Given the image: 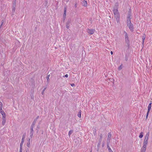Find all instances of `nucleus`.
<instances>
[{"instance_id":"24","label":"nucleus","mask_w":152,"mask_h":152,"mask_svg":"<svg viewBox=\"0 0 152 152\" xmlns=\"http://www.w3.org/2000/svg\"><path fill=\"white\" fill-rule=\"evenodd\" d=\"M73 132V131L72 130H71L69 132V134H68L69 136H70V135Z\"/></svg>"},{"instance_id":"13","label":"nucleus","mask_w":152,"mask_h":152,"mask_svg":"<svg viewBox=\"0 0 152 152\" xmlns=\"http://www.w3.org/2000/svg\"><path fill=\"white\" fill-rule=\"evenodd\" d=\"M2 125L3 126H4L5 125V123L6 122V118H2Z\"/></svg>"},{"instance_id":"14","label":"nucleus","mask_w":152,"mask_h":152,"mask_svg":"<svg viewBox=\"0 0 152 152\" xmlns=\"http://www.w3.org/2000/svg\"><path fill=\"white\" fill-rule=\"evenodd\" d=\"M16 3L15 2L13 4L12 11L14 12L15 11V9Z\"/></svg>"},{"instance_id":"29","label":"nucleus","mask_w":152,"mask_h":152,"mask_svg":"<svg viewBox=\"0 0 152 152\" xmlns=\"http://www.w3.org/2000/svg\"><path fill=\"white\" fill-rule=\"evenodd\" d=\"M0 113L1 114H3L4 113V112L2 110H0Z\"/></svg>"},{"instance_id":"38","label":"nucleus","mask_w":152,"mask_h":152,"mask_svg":"<svg viewBox=\"0 0 152 152\" xmlns=\"http://www.w3.org/2000/svg\"><path fill=\"white\" fill-rule=\"evenodd\" d=\"M110 53H111V55H112L113 54V52L112 51H111L110 52Z\"/></svg>"},{"instance_id":"3","label":"nucleus","mask_w":152,"mask_h":152,"mask_svg":"<svg viewBox=\"0 0 152 152\" xmlns=\"http://www.w3.org/2000/svg\"><path fill=\"white\" fill-rule=\"evenodd\" d=\"M35 123L34 122H33V124L32 125L31 128V132L30 133V137L32 138L33 136V132H34V130H33V128L34 127V126Z\"/></svg>"},{"instance_id":"31","label":"nucleus","mask_w":152,"mask_h":152,"mask_svg":"<svg viewBox=\"0 0 152 152\" xmlns=\"http://www.w3.org/2000/svg\"><path fill=\"white\" fill-rule=\"evenodd\" d=\"M149 112H148H148H147V115H146V118H148V115Z\"/></svg>"},{"instance_id":"33","label":"nucleus","mask_w":152,"mask_h":152,"mask_svg":"<svg viewBox=\"0 0 152 152\" xmlns=\"http://www.w3.org/2000/svg\"><path fill=\"white\" fill-rule=\"evenodd\" d=\"M79 139V138H78V139H76L75 140V142H77V140L78 141H79L78 140Z\"/></svg>"},{"instance_id":"27","label":"nucleus","mask_w":152,"mask_h":152,"mask_svg":"<svg viewBox=\"0 0 152 152\" xmlns=\"http://www.w3.org/2000/svg\"><path fill=\"white\" fill-rule=\"evenodd\" d=\"M46 89V88H45L43 90V91L42 92V95H43L44 94V91H45V90Z\"/></svg>"},{"instance_id":"2","label":"nucleus","mask_w":152,"mask_h":152,"mask_svg":"<svg viewBox=\"0 0 152 152\" xmlns=\"http://www.w3.org/2000/svg\"><path fill=\"white\" fill-rule=\"evenodd\" d=\"M118 4L117 3H116L115 5V7L114 8L113 12L114 15L117 14H119L118 10Z\"/></svg>"},{"instance_id":"30","label":"nucleus","mask_w":152,"mask_h":152,"mask_svg":"<svg viewBox=\"0 0 152 152\" xmlns=\"http://www.w3.org/2000/svg\"><path fill=\"white\" fill-rule=\"evenodd\" d=\"M109 152H113V151L112 150V149H111V148H109Z\"/></svg>"},{"instance_id":"22","label":"nucleus","mask_w":152,"mask_h":152,"mask_svg":"<svg viewBox=\"0 0 152 152\" xmlns=\"http://www.w3.org/2000/svg\"><path fill=\"white\" fill-rule=\"evenodd\" d=\"M40 126L39 125H38L37 127V128H36V130H37V132H38V131H39V129H40Z\"/></svg>"},{"instance_id":"10","label":"nucleus","mask_w":152,"mask_h":152,"mask_svg":"<svg viewBox=\"0 0 152 152\" xmlns=\"http://www.w3.org/2000/svg\"><path fill=\"white\" fill-rule=\"evenodd\" d=\"M146 146H143L141 149V152H145L146 150Z\"/></svg>"},{"instance_id":"23","label":"nucleus","mask_w":152,"mask_h":152,"mask_svg":"<svg viewBox=\"0 0 152 152\" xmlns=\"http://www.w3.org/2000/svg\"><path fill=\"white\" fill-rule=\"evenodd\" d=\"M23 150V145H20V152H22Z\"/></svg>"},{"instance_id":"6","label":"nucleus","mask_w":152,"mask_h":152,"mask_svg":"<svg viewBox=\"0 0 152 152\" xmlns=\"http://www.w3.org/2000/svg\"><path fill=\"white\" fill-rule=\"evenodd\" d=\"M87 32L90 34H92L94 32V30L92 29H88Z\"/></svg>"},{"instance_id":"9","label":"nucleus","mask_w":152,"mask_h":152,"mask_svg":"<svg viewBox=\"0 0 152 152\" xmlns=\"http://www.w3.org/2000/svg\"><path fill=\"white\" fill-rule=\"evenodd\" d=\"M148 140L144 139V141L143 142V146H147V145L148 143Z\"/></svg>"},{"instance_id":"25","label":"nucleus","mask_w":152,"mask_h":152,"mask_svg":"<svg viewBox=\"0 0 152 152\" xmlns=\"http://www.w3.org/2000/svg\"><path fill=\"white\" fill-rule=\"evenodd\" d=\"M2 104L1 102V104H0V110H2Z\"/></svg>"},{"instance_id":"34","label":"nucleus","mask_w":152,"mask_h":152,"mask_svg":"<svg viewBox=\"0 0 152 152\" xmlns=\"http://www.w3.org/2000/svg\"><path fill=\"white\" fill-rule=\"evenodd\" d=\"M107 148H108V150H109V148H110L108 145H107Z\"/></svg>"},{"instance_id":"36","label":"nucleus","mask_w":152,"mask_h":152,"mask_svg":"<svg viewBox=\"0 0 152 152\" xmlns=\"http://www.w3.org/2000/svg\"><path fill=\"white\" fill-rule=\"evenodd\" d=\"M144 40H142V44L143 45H144Z\"/></svg>"},{"instance_id":"32","label":"nucleus","mask_w":152,"mask_h":152,"mask_svg":"<svg viewBox=\"0 0 152 152\" xmlns=\"http://www.w3.org/2000/svg\"><path fill=\"white\" fill-rule=\"evenodd\" d=\"M73 87L75 86V84L74 83L70 84Z\"/></svg>"},{"instance_id":"41","label":"nucleus","mask_w":152,"mask_h":152,"mask_svg":"<svg viewBox=\"0 0 152 152\" xmlns=\"http://www.w3.org/2000/svg\"><path fill=\"white\" fill-rule=\"evenodd\" d=\"M68 75H67V77H68Z\"/></svg>"},{"instance_id":"12","label":"nucleus","mask_w":152,"mask_h":152,"mask_svg":"<svg viewBox=\"0 0 152 152\" xmlns=\"http://www.w3.org/2000/svg\"><path fill=\"white\" fill-rule=\"evenodd\" d=\"M149 136V132H148L147 134H146L144 139L148 140Z\"/></svg>"},{"instance_id":"7","label":"nucleus","mask_w":152,"mask_h":152,"mask_svg":"<svg viewBox=\"0 0 152 152\" xmlns=\"http://www.w3.org/2000/svg\"><path fill=\"white\" fill-rule=\"evenodd\" d=\"M66 8H65L64 13V14H63V20L64 22V21L65 20L66 18Z\"/></svg>"},{"instance_id":"19","label":"nucleus","mask_w":152,"mask_h":152,"mask_svg":"<svg viewBox=\"0 0 152 152\" xmlns=\"http://www.w3.org/2000/svg\"><path fill=\"white\" fill-rule=\"evenodd\" d=\"M145 34H143L142 36V40H145Z\"/></svg>"},{"instance_id":"11","label":"nucleus","mask_w":152,"mask_h":152,"mask_svg":"<svg viewBox=\"0 0 152 152\" xmlns=\"http://www.w3.org/2000/svg\"><path fill=\"white\" fill-rule=\"evenodd\" d=\"M82 5L85 7H87V2L85 0H83L82 3Z\"/></svg>"},{"instance_id":"26","label":"nucleus","mask_w":152,"mask_h":152,"mask_svg":"<svg viewBox=\"0 0 152 152\" xmlns=\"http://www.w3.org/2000/svg\"><path fill=\"white\" fill-rule=\"evenodd\" d=\"M102 134H100V141H102Z\"/></svg>"},{"instance_id":"4","label":"nucleus","mask_w":152,"mask_h":152,"mask_svg":"<svg viewBox=\"0 0 152 152\" xmlns=\"http://www.w3.org/2000/svg\"><path fill=\"white\" fill-rule=\"evenodd\" d=\"M114 16L115 18L116 21L117 23H119L120 21V15L119 14L114 15Z\"/></svg>"},{"instance_id":"37","label":"nucleus","mask_w":152,"mask_h":152,"mask_svg":"<svg viewBox=\"0 0 152 152\" xmlns=\"http://www.w3.org/2000/svg\"><path fill=\"white\" fill-rule=\"evenodd\" d=\"M75 7L76 8L77 7V4H76L75 5Z\"/></svg>"},{"instance_id":"20","label":"nucleus","mask_w":152,"mask_h":152,"mask_svg":"<svg viewBox=\"0 0 152 152\" xmlns=\"http://www.w3.org/2000/svg\"><path fill=\"white\" fill-rule=\"evenodd\" d=\"M111 137V134L110 133H109L108 134V137H107V140H108L109 139L110 140V138Z\"/></svg>"},{"instance_id":"39","label":"nucleus","mask_w":152,"mask_h":152,"mask_svg":"<svg viewBox=\"0 0 152 152\" xmlns=\"http://www.w3.org/2000/svg\"><path fill=\"white\" fill-rule=\"evenodd\" d=\"M3 23H2L0 26H1L3 25Z\"/></svg>"},{"instance_id":"17","label":"nucleus","mask_w":152,"mask_h":152,"mask_svg":"<svg viewBox=\"0 0 152 152\" xmlns=\"http://www.w3.org/2000/svg\"><path fill=\"white\" fill-rule=\"evenodd\" d=\"M50 76V75H48V76L46 77L47 79V82L48 83L49 81V77Z\"/></svg>"},{"instance_id":"8","label":"nucleus","mask_w":152,"mask_h":152,"mask_svg":"<svg viewBox=\"0 0 152 152\" xmlns=\"http://www.w3.org/2000/svg\"><path fill=\"white\" fill-rule=\"evenodd\" d=\"M25 136V135H23V136H22V139L21 140V143H20V145H23V142H24V141Z\"/></svg>"},{"instance_id":"21","label":"nucleus","mask_w":152,"mask_h":152,"mask_svg":"<svg viewBox=\"0 0 152 152\" xmlns=\"http://www.w3.org/2000/svg\"><path fill=\"white\" fill-rule=\"evenodd\" d=\"M1 115L2 116V118H6V114L5 113H4L3 114H1Z\"/></svg>"},{"instance_id":"40","label":"nucleus","mask_w":152,"mask_h":152,"mask_svg":"<svg viewBox=\"0 0 152 152\" xmlns=\"http://www.w3.org/2000/svg\"><path fill=\"white\" fill-rule=\"evenodd\" d=\"M64 77H67L66 74V75L64 76Z\"/></svg>"},{"instance_id":"1","label":"nucleus","mask_w":152,"mask_h":152,"mask_svg":"<svg viewBox=\"0 0 152 152\" xmlns=\"http://www.w3.org/2000/svg\"><path fill=\"white\" fill-rule=\"evenodd\" d=\"M127 25L131 31H133L134 28L133 25L131 21V18L130 17H128L127 20Z\"/></svg>"},{"instance_id":"5","label":"nucleus","mask_w":152,"mask_h":152,"mask_svg":"<svg viewBox=\"0 0 152 152\" xmlns=\"http://www.w3.org/2000/svg\"><path fill=\"white\" fill-rule=\"evenodd\" d=\"M124 33H125V39L126 42L127 43H128L129 42V37H128V36L127 34L125 31L124 32Z\"/></svg>"},{"instance_id":"15","label":"nucleus","mask_w":152,"mask_h":152,"mask_svg":"<svg viewBox=\"0 0 152 152\" xmlns=\"http://www.w3.org/2000/svg\"><path fill=\"white\" fill-rule=\"evenodd\" d=\"M151 103H150L148 105V112H149L151 107Z\"/></svg>"},{"instance_id":"16","label":"nucleus","mask_w":152,"mask_h":152,"mask_svg":"<svg viewBox=\"0 0 152 152\" xmlns=\"http://www.w3.org/2000/svg\"><path fill=\"white\" fill-rule=\"evenodd\" d=\"M81 110H80L78 113L77 116L79 118H81Z\"/></svg>"},{"instance_id":"18","label":"nucleus","mask_w":152,"mask_h":152,"mask_svg":"<svg viewBox=\"0 0 152 152\" xmlns=\"http://www.w3.org/2000/svg\"><path fill=\"white\" fill-rule=\"evenodd\" d=\"M143 133L142 132L140 133V134L139 136V137L140 138H142L143 137Z\"/></svg>"},{"instance_id":"35","label":"nucleus","mask_w":152,"mask_h":152,"mask_svg":"<svg viewBox=\"0 0 152 152\" xmlns=\"http://www.w3.org/2000/svg\"><path fill=\"white\" fill-rule=\"evenodd\" d=\"M29 144H30V143H27V145L28 147H29Z\"/></svg>"},{"instance_id":"28","label":"nucleus","mask_w":152,"mask_h":152,"mask_svg":"<svg viewBox=\"0 0 152 152\" xmlns=\"http://www.w3.org/2000/svg\"><path fill=\"white\" fill-rule=\"evenodd\" d=\"M122 66H121V65L120 66H119V67H118V70H121L122 69Z\"/></svg>"}]
</instances>
